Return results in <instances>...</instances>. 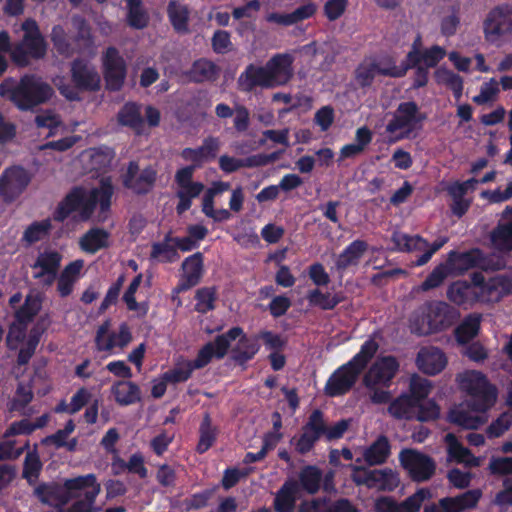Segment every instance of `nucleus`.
<instances>
[{
  "label": "nucleus",
  "mask_w": 512,
  "mask_h": 512,
  "mask_svg": "<svg viewBox=\"0 0 512 512\" xmlns=\"http://www.w3.org/2000/svg\"><path fill=\"white\" fill-rule=\"evenodd\" d=\"M113 194L114 187L110 178H103L99 187L93 188L90 192H87L82 186H75L58 203L52 218L54 221L62 223L72 213L78 212L79 219L86 222L91 219L99 205V214L105 220L110 211Z\"/></svg>",
  "instance_id": "1"
},
{
  "label": "nucleus",
  "mask_w": 512,
  "mask_h": 512,
  "mask_svg": "<svg viewBox=\"0 0 512 512\" xmlns=\"http://www.w3.org/2000/svg\"><path fill=\"white\" fill-rule=\"evenodd\" d=\"M54 89L36 74H25L19 81L12 77L0 83V96L10 100L20 111H31L47 103Z\"/></svg>",
  "instance_id": "2"
},
{
  "label": "nucleus",
  "mask_w": 512,
  "mask_h": 512,
  "mask_svg": "<svg viewBox=\"0 0 512 512\" xmlns=\"http://www.w3.org/2000/svg\"><path fill=\"white\" fill-rule=\"evenodd\" d=\"M378 349L379 344L375 339H367L361 345L358 353L330 375L324 387L325 394L329 397H338L348 393Z\"/></svg>",
  "instance_id": "3"
},
{
  "label": "nucleus",
  "mask_w": 512,
  "mask_h": 512,
  "mask_svg": "<svg viewBox=\"0 0 512 512\" xmlns=\"http://www.w3.org/2000/svg\"><path fill=\"white\" fill-rule=\"evenodd\" d=\"M460 312L444 301H430L416 310L410 318V330L417 336L442 332L458 322Z\"/></svg>",
  "instance_id": "4"
},
{
  "label": "nucleus",
  "mask_w": 512,
  "mask_h": 512,
  "mask_svg": "<svg viewBox=\"0 0 512 512\" xmlns=\"http://www.w3.org/2000/svg\"><path fill=\"white\" fill-rule=\"evenodd\" d=\"M237 339V343L231 349L232 360L240 366L251 361L260 351L259 337L257 334L248 336L240 326H234L206 343L211 347V358L223 359L230 349L231 342Z\"/></svg>",
  "instance_id": "5"
},
{
  "label": "nucleus",
  "mask_w": 512,
  "mask_h": 512,
  "mask_svg": "<svg viewBox=\"0 0 512 512\" xmlns=\"http://www.w3.org/2000/svg\"><path fill=\"white\" fill-rule=\"evenodd\" d=\"M350 420L341 419L334 425H327L324 413L320 409L313 410L307 422L302 426V433L299 437H293L291 444L300 455H306L312 451L316 443L324 437L326 441H333L343 437L348 430Z\"/></svg>",
  "instance_id": "6"
},
{
  "label": "nucleus",
  "mask_w": 512,
  "mask_h": 512,
  "mask_svg": "<svg viewBox=\"0 0 512 512\" xmlns=\"http://www.w3.org/2000/svg\"><path fill=\"white\" fill-rule=\"evenodd\" d=\"M71 84H57L59 93L68 101H81V93H95L101 89V76L88 60L76 58L70 64Z\"/></svg>",
  "instance_id": "7"
},
{
  "label": "nucleus",
  "mask_w": 512,
  "mask_h": 512,
  "mask_svg": "<svg viewBox=\"0 0 512 512\" xmlns=\"http://www.w3.org/2000/svg\"><path fill=\"white\" fill-rule=\"evenodd\" d=\"M461 390L468 395L467 406L472 412L485 414L494 406L497 399V389L487 377L479 371L471 370L458 378Z\"/></svg>",
  "instance_id": "8"
},
{
  "label": "nucleus",
  "mask_w": 512,
  "mask_h": 512,
  "mask_svg": "<svg viewBox=\"0 0 512 512\" xmlns=\"http://www.w3.org/2000/svg\"><path fill=\"white\" fill-rule=\"evenodd\" d=\"M446 261L453 275H463L465 272L476 268L483 271H498L505 267L502 259L487 255L477 247L463 252L451 250L447 254Z\"/></svg>",
  "instance_id": "9"
},
{
  "label": "nucleus",
  "mask_w": 512,
  "mask_h": 512,
  "mask_svg": "<svg viewBox=\"0 0 512 512\" xmlns=\"http://www.w3.org/2000/svg\"><path fill=\"white\" fill-rule=\"evenodd\" d=\"M425 120L426 114L420 111L415 101L401 102L393 112L385 131L388 134L399 132L397 140L409 139L412 134L422 129Z\"/></svg>",
  "instance_id": "10"
},
{
  "label": "nucleus",
  "mask_w": 512,
  "mask_h": 512,
  "mask_svg": "<svg viewBox=\"0 0 512 512\" xmlns=\"http://www.w3.org/2000/svg\"><path fill=\"white\" fill-rule=\"evenodd\" d=\"M101 63L106 90L109 92H119L122 90L128 68L119 50L114 46L107 47L102 54Z\"/></svg>",
  "instance_id": "11"
},
{
  "label": "nucleus",
  "mask_w": 512,
  "mask_h": 512,
  "mask_svg": "<svg viewBox=\"0 0 512 512\" xmlns=\"http://www.w3.org/2000/svg\"><path fill=\"white\" fill-rule=\"evenodd\" d=\"M32 175L24 167L13 165L3 170L0 175V197L5 203L16 201L27 189Z\"/></svg>",
  "instance_id": "12"
},
{
  "label": "nucleus",
  "mask_w": 512,
  "mask_h": 512,
  "mask_svg": "<svg viewBox=\"0 0 512 512\" xmlns=\"http://www.w3.org/2000/svg\"><path fill=\"white\" fill-rule=\"evenodd\" d=\"M157 177L158 172L152 165L140 169L138 162L130 161L122 175V184L135 195L144 196L154 189Z\"/></svg>",
  "instance_id": "13"
},
{
  "label": "nucleus",
  "mask_w": 512,
  "mask_h": 512,
  "mask_svg": "<svg viewBox=\"0 0 512 512\" xmlns=\"http://www.w3.org/2000/svg\"><path fill=\"white\" fill-rule=\"evenodd\" d=\"M483 33L491 44L512 33V5L501 4L492 8L483 21Z\"/></svg>",
  "instance_id": "14"
},
{
  "label": "nucleus",
  "mask_w": 512,
  "mask_h": 512,
  "mask_svg": "<svg viewBox=\"0 0 512 512\" xmlns=\"http://www.w3.org/2000/svg\"><path fill=\"white\" fill-rule=\"evenodd\" d=\"M399 460L415 482L428 481L436 470L433 458L414 449H403L400 452Z\"/></svg>",
  "instance_id": "15"
},
{
  "label": "nucleus",
  "mask_w": 512,
  "mask_h": 512,
  "mask_svg": "<svg viewBox=\"0 0 512 512\" xmlns=\"http://www.w3.org/2000/svg\"><path fill=\"white\" fill-rule=\"evenodd\" d=\"M46 53L47 43L43 35H23L22 40L12 48L10 56L18 67H27L31 59L40 60Z\"/></svg>",
  "instance_id": "16"
},
{
  "label": "nucleus",
  "mask_w": 512,
  "mask_h": 512,
  "mask_svg": "<svg viewBox=\"0 0 512 512\" xmlns=\"http://www.w3.org/2000/svg\"><path fill=\"white\" fill-rule=\"evenodd\" d=\"M110 320H105L97 329L95 335V347L99 352H111L115 347L124 349L132 341V333L129 325L123 322L119 325L118 332L109 333Z\"/></svg>",
  "instance_id": "17"
},
{
  "label": "nucleus",
  "mask_w": 512,
  "mask_h": 512,
  "mask_svg": "<svg viewBox=\"0 0 512 512\" xmlns=\"http://www.w3.org/2000/svg\"><path fill=\"white\" fill-rule=\"evenodd\" d=\"M211 361V347L204 344L194 360H184L177 363L172 369L163 374V379L171 384L186 382L191 378L194 370L204 368Z\"/></svg>",
  "instance_id": "18"
},
{
  "label": "nucleus",
  "mask_w": 512,
  "mask_h": 512,
  "mask_svg": "<svg viewBox=\"0 0 512 512\" xmlns=\"http://www.w3.org/2000/svg\"><path fill=\"white\" fill-rule=\"evenodd\" d=\"M399 370V362L394 356H383L377 359L364 376L363 382L368 389L377 385L389 387Z\"/></svg>",
  "instance_id": "19"
},
{
  "label": "nucleus",
  "mask_w": 512,
  "mask_h": 512,
  "mask_svg": "<svg viewBox=\"0 0 512 512\" xmlns=\"http://www.w3.org/2000/svg\"><path fill=\"white\" fill-rule=\"evenodd\" d=\"M220 148V139L215 136H208L203 139L201 146L182 149L180 157L186 162H191L192 165L199 169L205 163L213 161L217 157Z\"/></svg>",
  "instance_id": "20"
},
{
  "label": "nucleus",
  "mask_w": 512,
  "mask_h": 512,
  "mask_svg": "<svg viewBox=\"0 0 512 512\" xmlns=\"http://www.w3.org/2000/svg\"><path fill=\"white\" fill-rule=\"evenodd\" d=\"M62 255L55 250H45L40 252L31 265L33 269H39L33 275L34 279L43 280V285L51 286L58 276L61 266Z\"/></svg>",
  "instance_id": "21"
},
{
  "label": "nucleus",
  "mask_w": 512,
  "mask_h": 512,
  "mask_svg": "<svg viewBox=\"0 0 512 512\" xmlns=\"http://www.w3.org/2000/svg\"><path fill=\"white\" fill-rule=\"evenodd\" d=\"M294 57L289 53H277L265 64L273 87L286 85L293 77Z\"/></svg>",
  "instance_id": "22"
},
{
  "label": "nucleus",
  "mask_w": 512,
  "mask_h": 512,
  "mask_svg": "<svg viewBox=\"0 0 512 512\" xmlns=\"http://www.w3.org/2000/svg\"><path fill=\"white\" fill-rule=\"evenodd\" d=\"M416 365L424 374L434 376L445 369L447 357L445 353L437 347H423L417 353Z\"/></svg>",
  "instance_id": "23"
},
{
  "label": "nucleus",
  "mask_w": 512,
  "mask_h": 512,
  "mask_svg": "<svg viewBox=\"0 0 512 512\" xmlns=\"http://www.w3.org/2000/svg\"><path fill=\"white\" fill-rule=\"evenodd\" d=\"M512 292V279L507 275L490 277L483 290L478 291L479 302L496 303Z\"/></svg>",
  "instance_id": "24"
},
{
  "label": "nucleus",
  "mask_w": 512,
  "mask_h": 512,
  "mask_svg": "<svg viewBox=\"0 0 512 512\" xmlns=\"http://www.w3.org/2000/svg\"><path fill=\"white\" fill-rule=\"evenodd\" d=\"M238 87L243 92H252L256 87L273 88L266 66L249 64L239 75Z\"/></svg>",
  "instance_id": "25"
},
{
  "label": "nucleus",
  "mask_w": 512,
  "mask_h": 512,
  "mask_svg": "<svg viewBox=\"0 0 512 512\" xmlns=\"http://www.w3.org/2000/svg\"><path fill=\"white\" fill-rule=\"evenodd\" d=\"M183 280L178 285L179 291H186L200 283L204 274V256L196 252L186 257L182 263Z\"/></svg>",
  "instance_id": "26"
},
{
  "label": "nucleus",
  "mask_w": 512,
  "mask_h": 512,
  "mask_svg": "<svg viewBox=\"0 0 512 512\" xmlns=\"http://www.w3.org/2000/svg\"><path fill=\"white\" fill-rule=\"evenodd\" d=\"M116 118L119 126L131 129L138 136L144 133L145 119L139 103L133 101L124 103Z\"/></svg>",
  "instance_id": "27"
},
{
  "label": "nucleus",
  "mask_w": 512,
  "mask_h": 512,
  "mask_svg": "<svg viewBox=\"0 0 512 512\" xmlns=\"http://www.w3.org/2000/svg\"><path fill=\"white\" fill-rule=\"evenodd\" d=\"M447 298L459 307L467 309L479 302L478 290L467 281H455L447 288Z\"/></svg>",
  "instance_id": "28"
},
{
  "label": "nucleus",
  "mask_w": 512,
  "mask_h": 512,
  "mask_svg": "<svg viewBox=\"0 0 512 512\" xmlns=\"http://www.w3.org/2000/svg\"><path fill=\"white\" fill-rule=\"evenodd\" d=\"M38 500L54 508H62L70 502V496L64 487L55 483H41L34 490Z\"/></svg>",
  "instance_id": "29"
},
{
  "label": "nucleus",
  "mask_w": 512,
  "mask_h": 512,
  "mask_svg": "<svg viewBox=\"0 0 512 512\" xmlns=\"http://www.w3.org/2000/svg\"><path fill=\"white\" fill-rule=\"evenodd\" d=\"M357 484H366L368 487H378L383 491H393L399 485V478L392 469H375L365 471L364 479H354Z\"/></svg>",
  "instance_id": "30"
},
{
  "label": "nucleus",
  "mask_w": 512,
  "mask_h": 512,
  "mask_svg": "<svg viewBox=\"0 0 512 512\" xmlns=\"http://www.w3.org/2000/svg\"><path fill=\"white\" fill-rule=\"evenodd\" d=\"M220 68L207 58L195 60L185 76L192 83L213 82L219 77Z\"/></svg>",
  "instance_id": "31"
},
{
  "label": "nucleus",
  "mask_w": 512,
  "mask_h": 512,
  "mask_svg": "<svg viewBox=\"0 0 512 512\" xmlns=\"http://www.w3.org/2000/svg\"><path fill=\"white\" fill-rule=\"evenodd\" d=\"M299 485L296 480H286L275 494L273 508L275 512H294Z\"/></svg>",
  "instance_id": "32"
},
{
  "label": "nucleus",
  "mask_w": 512,
  "mask_h": 512,
  "mask_svg": "<svg viewBox=\"0 0 512 512\" xmlns=\"http://www.w3.org/2000/svg\"><path fill=\"white\" fill-rule=\"evenodd\" d=\"M368 249L364 240H354L339 254L335 266L338 271H345L350 266L359 264L360 259Z\"/></svg>",
  "instance_id": "33"
},
{
  "label": "nucleus",
  "mask_w": 512,
  "mask_h": 512,
  "mask_svg": "<svg viewBox=\"0 0 512 512\" xmlns=\"http://www.w3.org/2000/svg\"><path fill=\"white\" fill-rule=\"evenodd\" d=\"M109 238L110 233L107 230L93 227L80 238L79 245L84 252L95 254L110 246Z\"/></svg>",
  "instance_id": "34"
},
{
  "label": "nucleus",
  "mask_w": 512,
  "mask_h": 512,
  "mask_svg": "<svg viewBox=\"0 0 512 512\" xmlns=\"http://www.w3.org/2000/svg\"><path fill=\"white\" fill-rule=\"evenodd\" d=\"M111 394L120 406H129L141 400L139 386L131 381H117L111 387Z\"/></svg>",
  "instance_id": "35"
},
{
  "label": "nucleus",
  "mask_w": 512,
  "mask_h": 512,
  "mask_svg": "<svg viewBox=\"0 0 512 512\" xmlns=\"http://www.w3.org/2000/svg\"><path fill=\"white\" fill-rule=\"evenodd\" d=\"M83 266V260H74L66 265L60 275L57 276V291L61 297H67L72 293L73 286L77 281Z\"/></svg>",
  "instance_id": "36"
},
{
  "label": "nucleus",
  "mask_w": 512,
  "mask_h": 512,
  "mask_svg": "<svg viewBox=\"0 0 512 512\" xmlns=\"http://www.w3.org/2000/svg\"><path fill=\"white\" fill-rule=\"evenodd\" d=\"M391 454V446L385 435H380L363 452V460L369 466L384 464Z\"/></svg>",
  "instance_id": "37"
},
{
  "label": "nucleus",
  "mask_w": 512,
  "mask_h": 512,
  "mask_svg": "<svg viewBox=\"0 0 512 512\" xmlns=\"http://www.w3.org/2000/svg\"><path fill=\"white\" fill-rule=\"evenodd\" d=\"M167 16L177 33H187L189 28L190 10L179 0H170L167 5Z\"/></svg>",
  "instance_id": "38"
},
{
  "label": "nucleus",
  "mask_w": 512,
  "mask_h": 512,
  "mask_svg": "<svg viewBox=\"0 0 512 512\" xmlns=\"http://www.w3.org/2000/svg\"><path fill=\"white\" fill-rule=\"evenodd\" d=\"M445 442L447 443L448 455L451 459L457 463H464L469 467L479 465L478 458L468 448L464 447L454 434L448 433L445 436Z\"/></svg>",
  "instance_id": "39"
},
{
  "label": "nucleus",
  "mask_w": 512,
  "mask_h": 512,
  "mask_svg": "<svg viewBox=\"0 0 512 512\" xmlns=\"http://www.w3.org/2000/svg\"><path fill=\"white\" fill-rule=\"evenodd\" d=\"M173 243V236L167 233L161 242H154L151 246L150 259L161 263H174L180 255Z\"/></svg>",
  "instance_id": "40"
},
{
  "label": "nucleus",
  "mask_w": 512,
  "mask_h": 512,
  "mask_svg": "<svg viewBox=\"0 0 512 512\" xmlns=\"http://www.w3.org/2000/svg\"><path fill=\"white\" fill-rule=\"evenodd\" d=\"M421 62H423L422 51H409L400 65H396L393 58L389 57L387 59L389 69L383 70L382 73L388 77L401 78L406 75L408 70L422 66Z\"/></svg>",
  "instance_id": "41"
},
{
  "label": "nucleus",
  "mask_w": 512,
  "mask_h": 512,
  "mask_svg": "<svg viewBox=\"0 0 512 512\" xmlns=\"http://www.w3.org/2000/svg\"><path fill=\"white\" fill-rule=\"evenodd\" d=\"M297 482L299 489L315 495L321 488L322 470L315 465H306L300 470Z\"/></svg>",
  "instance_id": "42"
},
{
  "label": "nucleus",
  "mask_w": 512,
  "mask_h": 512,
  "mask_svg": "<svg viewBox=\"0 0 512 512\" xmlns=\"http://www.w3.org/2000/svg\"><path fill=\"white\" fill-rule=\"evenodd\" d=\"M448 418L452 424L471 430L480 428L487 421V416L485 414L473 415L471 411H467L460 407L451 409Z\"/></svg>",
  "instance_id": "43"
},
{
  "label": "nucleus",
  "mask_w": 512,
  "mask_h": 512,
  "mask_svg": "<svg viewBox=\"0 0 512 512\" xmlns=\"http://www.w3.org/2000/svg\"><path fill=\"white\" fill-rule=\"evenodd\" d=\"M416 407L417 404L414 399L408 396L407 393H402L390 402L387 411L395 419L414 420Z\"/></svg>",
  "instance_id": "44"
},
{
  "label": "nucleus",
  "mask_w": 512,
  "mask_h": 512,
  "mask_svg": "<svg viewBox=\"0 0 512 512\" xmlns=\"http://www.w3.org/2000/svg\"><path fill=\"white\" fill-rule=\"evenodd\" d=\"M389 69L387 59L380 64L376 62L361 63L355 70V79L361 88H366L372 85L376 75L385 76L382 71Z\"/></svg>",
  "instance_id": "45"
},
{
  "label": "nucleus",
  "mask_w": 512,
  "mask_h": 512,
  "mask_svg": "<svg viewBox=\"0 0 512 512\" xmlns=\"http://www.w3.org/2000/svg\"><path fill=\"white\" fill-rule=\"evenodd\" d=\"M398 252H412L424 250L429 246V242L420 235H408L402 232H394L391 237Z\"/></svg>",
  "instance_id": "46"
},
{
  "label": "nucleus",
  "mask_w": 512,
  "mask_h": 512,
  "mask_svg": "<svg viewBox=\"0 0 512 512\" xmlns=\"http://www.w3.org/2000/svg\"><path fill=\"white\" fill-rule=\"evenodd\" d=\"M205 186L202 182H195L189 185L179 187L176 191L178 203L176 205V213L181 216L192 206L194 198L200 196Z\"/></svg>",
  "instance_id": "47"
},
{
  "label": "nucleus",
  "mask_w": 512,
  "mask_h": 512,
  "mask_svg": "<svg viewBox=\"0 0 512 512\" xmlns=\"http://www.w3.org/2000/svg\"><path fill=\"white\" fill-rule=\"evenodd\" d=\"M306 299L310 306L318 307L321 310H333L337 305H339L344 297L341 293L331 294L330 292H322L319 288H315L310 290Z\"/></svg>",
  "instance_id": "48"
},
{
  "label": "nucleus",
  "mask_w": 512,
  "mask_h": 512,
  "mask_svg": "<svg viewBox=\"0 0 512 512\" xmlns=\"http://www.w3.org/2000/svg\"><path fill=\"white\" fill-rule=\"evenodd\" d=\"M52 230V222L50 218L41 221H34L26 227L23 232L21 241L26 245H33L50 235Z\"/></svg>",
  "instance_id": "49"
},
{
  "label": "nucleus",
  "mask_w": 512,
  "mask_h": 512,
  "mask_svg": "<svg viewBox=\"0 0 512 512\" xmlns=\"http://www.w3.org/2000/svg\"><path fill=\"white\" fill-rule=\"evenodd\" d=\"M65 491L68 492L70 500L79 496L82 490H95L97 487H101L97 482L95 474H86L77 476L75 478L66 479L63 483Z\"/></svg>",
  "instance_id": "50"
},
{
  "label": "nucleus",
  "mask_w": 512,
  "mask_h": 512,
  "mask_svg": "<svg viewBox=\"0 0 512 512\" xmlns=\"http://www.w3.org/2000/svg\"><path fill=\"white\" fill-rule=\"evenodd\" d=\"M492 246L500 252L512 251V221L499 223L491 232Z\"/></svg>",
  "instance_id": "51"
},
{
  "label": "nucleus",
  "mask_w": 512,
  "mask_h": 512,
  "mask_svg": "<svg viewBox=\"0 0 512 512\" xmlns=\"http://www.w3.org/2000/svg\"><path fill=\"white\" fill-rule=\"evenodd\" d=\"M481 322L480 314H469L455 329V338L460 344L470 342L479 332Z\"/></svg>",
  "instance_id": "52"
},
{
  "label": "nucleus",
  "mask_w": 512,
  "mask_h": 512,
  "mask_svg": "<svg viewBox=\"0 0 512 512\" xmlns=\"http://www.w3.org/2000/svg\"><path fill=\"white\" fill-rule=\"evenodd\" d=\"M194 309L200 314H207L216 307L217 288L215 286L202 287L196 290Z\"/></svg>",
  "instance_id": "53"
},
{
  "label": "nucleus",
  "mask_w": 512,
  "mask_h": 512,
  "mask_svg": "<svg viewBox=\"0 0 512 512\" xmlns=\"http://www.w3.org/2000/svg\"><path fill=\"white\" fill-rule=\"evenodd\" d=\"M217 431L212 426L210 415L206 413L199 427V441L197 444V452L200 454L208 451L216 441Z\"/></svg>",
  "instance_id": "54"
},
{
  "label": "nucleus",
  "mask_w": 512,
  "mask_h": 512,
  "mask_svg": "<svg viewBox=\"0 0 512 512\" xmlns=\"http://www.w3.org/2000/svg\"><path fill=\"white\" fill-rule=\"evenodd\" d=\"M43 331L38 327H33L28 335V339L23 347L20 348L17 355V364L24 366L29 363L34 355L36 348L41 340Z\"/></svg>",
  "instance_id": "55"
},
{
  "label": "nucleus",
  "mask_w": 512,
  "mask_h": 512,
  "mask_svg": "<svg viewBox=\"0 0 512 512\" xmlns=\"http://www.w3.org/2000/svg\"><path fill=\"white\" fill-rule=\"evenodd\" d=\"M50 36L53 46L59 55L64 57H71L74 55L76 49L69 41L67 34L61 25L53 26Z\"/></svg>",
  "instance_id": "56"
},
{
  "label": "nucleus",
  "mask_w": 512,
  "mask_h": 512,
  "mask_svg": "<svg viewBox=\"0 0 512 512\" xmlns=\"http://www.w3.org/2000/svg\"><path fill=\"white\" fill-rule=\"evenodd\" d=\"M453 274L450 267H448L447 261L438 264L421 283L420 288L422 291H429L441 286L444 280Z\"/></svg>",
  "instance_id": "57"
},
{
  "label": "nucleus",
  "mask_w": 512,
  "mask_h": 512,
  "mask_svg": "<svg viewBox=\"0 0 512 512\" xmlns=\"http://www.w3.org/2000/svg\"><path fill=\"white\" fill-rule=\"evenodd\" d=\"M432 493L429 488H419L415 493L399 502V512H419L424 501L431 499Z\"/></svg>",
  "instance_id": "58"
},
{
  "label": "nucleus",
  "mask_w": 512,
  "mask_h": 512,
  "mask_svg": "<svg viewBox=\"0 0 512 512\" xmlns=\"http://www.w3.org/2000/svg\"><path fill=\"white\" fill-rule=\"evenodd\" d=\"M43 464L36 449L29 451L24 459L22 477L29 483L37 479L42 470Z\"/></svg>",
  "instance_id": "59"
},
{
  "label": "nucleus",
  "mask_w": 512,
  "mask_h": 512,
  "mask_svg": "<svg viewBox=\"0 0 512 512\" xmlns=\"http://www.w3.org/2000/svg\"><path fill=\"white\" fill-rule=\"evenodd\" d=\"M41 309V300L38 297L27 296L24 304L16 311V320L21 324L31 322Z\"/></svg>",
  "instance_id": "60"
},
{
  "label": "nucleus",
  "mask_w": 512,
  "mask_h": 512,
  "mask_svg": "<svg viewBox=\"0 0 512 512\" xmlns=\"http://www.w3.org/2000/svg\"><path fill=\"white\" fill-rule=\"evenodd\" d=\"M255 164L256 162H254L251 156L246 158H235L229 155H222L219 158V167L227 174L236 172L240 168H254Z\"/></svg>",
  "instance_id": "61"
},
{
  "label": "nucleus",
  "mask_w": 512,
  "mask_h": 512,
  "mask_svg": "<svg viewBox=\"0 0 512 512\" xmlns=\"http://www.w3.org/2000/svg\"><path fill=\"white\" fill-rule=\"evenodd\" d=\"M216 487L204 489L193 493L184 500L186 511L200 510L208 506L210 499L214 496Z\"/></svg>",
  "instance_id": "62"
},
{
  "label": "nucleus",
  "mask_w": 512,
  "mask_h": 512,
  "mask_svg": "<svg viewBox=\"0 0 512 512\" xmlns=\"http://www.w3.org/2000/svg\"><path fill=\"white\" fill-rule=\"evenodd\" d=\"M414 414V420L420 422L433 421L439 417L440 408L434 400L422 401L417 403Z\"/></svg>",
  "instance_id": "63"
},
{
  "label": "nucleus",
  "mask_w": 512,
  "mask_h": 512,
  "mask_svg": "<svg viewBox=\"0 0 512 512\" xmlns=\"http://www.w3.org/2000/svg\"><path fill=\"white\" fill-rule=\"evenodd\" d=\"M100 491H101V487H97V489H95V490H86L84 493V499L75 501L67 509V512H91L92 507H93Z\"/></svg>",
  "instance_id": "64"
}]
</instances>
